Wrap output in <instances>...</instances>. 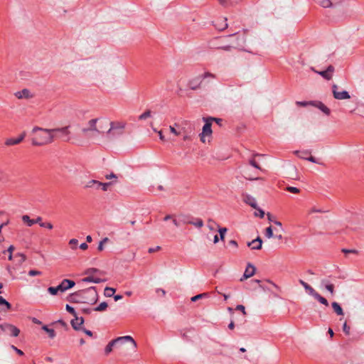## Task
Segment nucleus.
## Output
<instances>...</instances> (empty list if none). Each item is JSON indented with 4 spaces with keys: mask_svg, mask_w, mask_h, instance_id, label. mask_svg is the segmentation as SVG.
Returning a JSON list of instances; mask_svg holds the SVG:
<instances>
[{
    "mask_svg": "<svg viewBox=\"0 0 364 364\" xmlns=\"http://www.w3.org/2000/svg\"><path fill=\"white\" fill-rule=\"evenodd\" d=\"M127 122L122 120L111 121L105 117L93 118L87 121L81 129L87 138L95 139L100 136L112 141L124 133Z\"/></svg>",
    "mask_w": 364,
    "mask_h": 364,
    "instance_id": "f257e3e1",
    "label": "nucleus"
},
{
    "mask_svg": "<svg viewBox=\"0 0 364 364\" xmlns=\"http://www.w3.org/2000/svg\"><path fill=\"white\" fill-rule=\"evenodd\" d=\"M31 134L34 135L31 139V144L33 146H45L52 144L57 139V135L53 134V129L34 127L31 130Z\"/></svg>",
    "mask_w": 364,
    "mask_h": 364,
    "instance_id": "f03ea898",
    "label": "nucleus"
},
{
    "mask_svg": "<svg viewBox=\"0 0 364 364\" xmlns=\"http://www.w3.org/2000/svg\"><path fill=\"white\" fill-rule=\"evenodd\" d=\"M80 297V302L93 304L97 301L98 294L94 287L80 291L75 294Z\"/></svg>",
    "mask_w": 364,
    "mask_h": 364,
    "instance_id": "7ed1b4c3",
    "label": "nucleus"
},
{
    "mask_svg": "<svg viewBox=\"0 0 364 364\" xmlns=\"http://www.w3.org/2000/svg\"><path fill=\"white\" fill-rule=\"evenodd\" d=\"M127 341L132 343L134 348H136V343L135 342V341L133 339V338L132 336H121V337H118V338L111 341L107 345V346L105 348V354L108 355L109 353H110L112 352L114 346L121 345Z\"/></svg>",
    "mask_w": 364,
    "mask_h": 364,
    "instance_id": "20e7f679",
    "label": "nucleus"
},
{
    "mask_svg": "<svg viewBox=\"0 0 364 364\" xmlns=\"http://www.w3.org/2000/svg\"><path fill=\"white\" fill-rule=\"evenodd\" d=\"M203 120L205 122V124L203 127L202 132L200 134V137L201 141L205 143L206 141H210V138L212 135V129L211 122H209V119L203 118Z\"/></svg>",
    "mask_w": 364,
    "mask_h": 364,
    "instance_id": "39448f33",
    "label": "nucleus"
},
{
    "mask_svg": "<svg viewBox=\"0 0 364 364\" xmlns=\"http://www.w3.org/2000/svg\"><path fill=\"white\" fill-rule=\"evenodd\" d=\"M53 130V134L57 135V139H61L64 141H69L70 140L69 126L54 128Z\"/></svg>",
    "mask_w": 364,
    "mask_h": 364,
    "instance_id": "423d86ee",
    "label": "nucleus"
},
{
    "mask_svg": "<svg viewBox=\"0 0 364 364\" xmlns=\"http://www.w3.org/2000/svg\"><path fill=\"white\" fill-rule=\"evenodd\" d=\"M332 93L333 96L336 100H348L350 98V95L348 92L346 90L339 91L338 86L336 84L332 85Z\"/></svg>",
    "mask_w": 364,
    "mask_h": 364,
    "instance_id": "0eeeda50",
    "label": "nucleus"
},
{
    "mask_svg": "<svg viewBox=\"0 0 364 364\" xmlns=\"http://www.w3.org/2000/svg\"><path fill=\"white\" fill-rule=\"evenodd\" d=\"M0 328L5 333L14 337L18 336L20 333V331L17 327L6 323L1 324Z\"/></svg>",
    "mask_w": 364,
    "mask_h": 364,
    "instance_id": "6e6552de",
    "label": "nucleus"
},
{
    "mask_svg": "<svg viewBox=\"0 0 364 364\" xmlns=\"http://www.w3.org/2000/svg\"><path fill=\"white\" fill-rule=\"evenodd\" d=\"M311 70L314 73H318L319 75H321L327 80H330L332 78L333 74L335 70L334 67L332 65L328 66L326 70L323 71H317L314 68H311Z\"/></svg>",
    "mask_w": 364,
    "mask_h": 364,
    "instance_id": "1a4fd4ad",
    "label": "nucleus"
},
{
    "mask_svg": "<svg viewBox=\"0 0 364 364\" xmlns=\"http://www.w3.org/2000/svg\"><path fill=\"white\" fill-rule=\"evenodd\" d=\"M75 283L73 280H70L68 279H64L61 283L57 286V289L59 290L60 292H64L67 291L68 289H71L75 286Z\"/></svg>",
    "mask_w": 364,
    "mask_h": 364,
    "instance_id": "9d476101",
    "label": "nucleus"
},
{
    "mask_svg": "<svg viewBox=\"0 0 364 364\" xmlns=\"http://www.w3.org/2000/svg\"><path fill=\"white\" fill-rule=\"evenodd\" d=\"M255 271L256 269L253 264L250 263L247 264L245 271L240 281L243 282L244 280L252 277L255 274Z\"/></svg>",
    "mask_w": 364,
    "mask_h": 364,
    "instance_id": "9b49d317",
    "label": "nucleus"
},
{
    "mask_svg": "<svg viewBox=\"0 0 364 364\" xmlns=\"http://www.w3.org/2000/svg\"><path fill=\"white\" fill-rule=\"evenodd\" d=\"M14 95L16 98L19 100L22 99H31L33 97V94L28 89H23L20 91H17L14 93Z\"/></svg>",
    "mask_w": 364,
    "mask_h": 364,
    "instance_id": "f8f14e48",
    "label": "nucleus"
},
{
    "mask_svg": "<svg viewBox=\"0 0 364 364\" xmlns=\"http://www.w3.org/2000/svg\"><path fill=\"white\" fill-rule=\"evenodd\" d=\"M26 132H23L17 138H9L5 141L6 146H14L20 144L26 137Z\"/></svg>",
    "mask_w": 364,
    "mask_h": 364,
    "instance_id": "ddd939ff",
    "label": "nucleus"
},
{
    "mask_svg": "<svg viewBox=\"0 0 364 364\" xmlns=\"http://www.w3.org/2000/svg\"><path fill=\"white\" fill-rule=\"evenodd\" d=\"M311 105L318 108L327 116L330 115L331 114L330 109L320 101H313L311 102Z\"/></svg>",
    "mask_w": 364,
    "mask_h": 364,
    "instance_id": "4468645a",
    "label": "nucleus"
},
{
    "mask_svg": "<svg viewBox=\"0 0 364 364\" xmlns=\"http://www.w3.org/2000/svg\"><path fill=\"white\" fill-rule=\"evenodd\" d=\"M247 245L252 250H259L262 249V240L259 237H257L256 239L252 240L251 242H248Z\"/></svg>",
    "mask_w": 364,
    "mask_h": 364,
    "instance_id": "2eb2a0df",
    "label": "nucleus"
},
{
    "mask_svg": "<svg viewBox=\"0 0 364 364\" xmlns=\"http://www.w3.org/2000/svg\"><path fill=\"white\" fill-rule=\"evenodd\" d=\"M203 80L201 79V77H200V76H197L193 79H191V80H189L188 82V87L193 90H196L198 88H200V84L202 83Z\"/></svg>",
    "mask_w": 364,
    "mask_h": 364,
    "instance_id": "dca6fc26",
    "label": "nucleus"
},
{
    "mask_svg": "<svg viewBox=\"0 0 364 364\" xmlns=\"http://www.w3.org/2000/svg\"><path fill=\"white\" fill-rule=\"evenodd\" d=\"M243 201L249 205L250 206H251L252 208H257V200L255 199V198H254L253 196L249 195V194H245L243 196Z\"/></svg>",
    "mask_w": 364,
    "mask_h": 364,
    "instance_id": "f3484780",
    "label": "nucleus"
},
{
    "mask_svg": "<svg viewBox=\"0 0 364 364\" xmlns=\"http://www.w3.org/2000/svg\"><path fill=\"white\" fill-rule=\"evenodd\" d=\"M343 0H321L320 5L323 8H329L338 5Z\"/></svg>",
    "mask_w": 364,
    "mask_h": 364,
    "instance_id": "a211bd4d",
    "label": "nucleus"
},
{
    "mask_svg": "<svg viewBox=\"0 0 364 364\" xmlns=\"http://www.w3.org/2000/svg\"><path fill=\"white\" fill-rule=\"evenodd\" d=\"M321 287H324L331 295L335 294L334 285L327 279H322L321 281Z\"/></svg>",
    "mask_w": 364,
    "mask_h": 364,
    "instance_id": "6ab92c4d",
    "label": "nucleus"
},
{
    "mask_svg": "<svg viewBox=\"0 0 364 364\" xmlns=\"http://www.w3.org/2000/svg\"><path fill=\"white\" fill-rule=\"evenodd\" d=\"M87 277H85L82 279L83 282H92L95 284H99L105 281V279H102L97 276H94L92 274H87Z\"/></svg>",
    "mask_w": 364,
    "mask_h": 364,
    "instance_id": "aec40b11",
    "label": "nucleus"
},
{
    "mask_svg": "<svg viewBox=\"0 0 364 364\" xmlns=\"http://www.w3.org/2000/svg\"><path fill=\"white\" fill-rule=\"evenodd\" d=\"M75 319H73L71 321V325L74 329L81 330V326L84 323V319L82 317H77V316H75Z\"/></svg>",
    "mask_w": 364,
    "mask_h": 364,
    "instance_id": "412c9836",
    "label": "nucleus"
},
{
    "mask_svg": "<svg viewBox=\"0 0 364 364\" xmlns=\"http://www.w3.org/2000/svg\"><path fill=\"white\" fill-rule=\"evenodd\" d=\"M113 67L114 65H112L111 63L108 61H106L103 63L101 71H102L107 75L111 74L113 71Z\"/></svg>",
    "mask_w": 364,
    "mask_h": 364,
    "instance_id": "4be33fe9",
    "label": "nucleus"
},
{
    "mask_svg": "<svg viewBox=\"0 0 364 364\" xmlns=\"http://www.w3.org/2000/svg\"><path fill=\"white\" fill-rule=\"evenodd\" d=\"M181 225L191 224L192 223L191 216L186 214H180L178 215Z\"/></svg>",
    "mask_w": 364,
    "mask_h": 364,
    "instance_id": "5701e85b",
    "label": "nucleus"
},
{
    "mask_svg": "<svg viewBox=\"0 0 364 364\" xmlns=\"http://www.w3.org/2000/svg\"><path fill=\"white\" fill-rule=\"evenodd\" d=\"M215 27L220 31L225 29L228 27L227 18H224L218 21L215 23Z\"/></svg>",
    "mask_w": 364,
    "mask_h": 364,
    "instance_id": "b1692460",
    "label": "nucleus"
},
{
    "mask_svg": "<svg viewBox=\"0 0 364 364\" xmlns=\"http://www.w3.org/2000/svg\"><path fill=\"white\" fill-rule=\"evenodd\" d=\"M331 306H332L333 311H335V313L337 315L343 316L344 314L343 309L341 308V306H340V304L338 302H336V301L332 302Z\"/></svg>",
    "mask_w": 364,
    "mask_h": 364,
    "instance_id": "393cba45",
    "label": "nucleus"
},
{
    "mask_svg": "<svg viewBox=\"0 0 364 364\" xmlns=\"http://www.w3.org/2000/svg\"><path fill=\"white\" fill-rule=\"evenodd\" d=\"M85 274H92L94 276H95V275L100 276V275L105 274V272L98 269H96V268H89L85 270Z\"/></svg>",
    "mask_w": 364,
    "mask_h": 364,
    "instance_id": "a878e982",
    "label": "nucleus"
},
{
    "mask_svg": "<svg viewBox=\"0 0 364 364\" xmlns=\"http://www.w3.org/2000/svg\"><path fill=\"white\" fill-rule=\"evenodd\" d=\"M313 297L317 300L318 302H320L321 304L326 306H328L329 304H328V301H327V299L326 298H324L323 296H321L317 291L316 293V294H314L313 296Z\"/></svg>",
    "mask_w": 364,
    "mask_h": 364,
    "instance_id": "bb28decb",
    "label": "nucleus"
},
{
    "mask_svg": "<svg viewBox=\"0 0 364 364\" xmlns=\"http://www.w3.org/2000/svg\"><path fill=\"white\" fill-rule=\"evenodd\" d=\"M100 185H101V182L97 180H90L85 184V188H90L95 187L96 189H98L100 188Z\"/></svg>",
    "mask_w": 364,
    "mask_h": 364,
    "instance_id": "cd10ccee",
    "label": "nucleus"
},
{
    "mask_svg": "<svg viewBox=\"0 0 364 364\" xmlns=\"http://www.w3.org/2000/svg\"><path fill=\"white\" fill-rule=\"evenodd\" d=\"M294 154H296L299 158L306 160L307 156L310 154V152L307 150L305 151H295Z\"/></svg>",
    "mask_w": 364,
    "mask_h": 364,
    "instance_id": "c85d7f7f",
    "label": "nucleus"
},
{
    "mask_svg": "<svg viewBox=\"0 0 364 364\" xmlns=\"http://www.w3.org/2000/svg\"><path fill=\"white\" fill-rule=\"evenodd\" d=\"M15 257L18 258V264H22L26 260V256L21 252H18L15 255Z\"/></svg>",
    "mask_w": 364,
    "mask_h": 364,
    "instance_id": "c756f323",
    "label": "nucleus"
},
{
    "mask_svg": "<svg viewBox=\"0 0 364 364\" xmlns=\"http://www.w3.org/2000/svg\"><path fill=\"white\" fill-rule=\"evenodd\" d=\"M22 220L26 223L28 227H31L33 225H34V220L31 219L28 215H23Z\"/></svg>",
    "mask_w": 364,
    "mask_h": 364,
    "instance_id": "7c9ffc66",
    "label": "nucleus"
},
{
    "mask_svg": "<svg viewBox=\"0 0 364 364\" xmlns=\"http://www.w3.org/2000/svg\"><path fill=\"white\" fill-rule=\"evenodd\" d=\"M151 117V111L149 109H147L139 116V119L141 120V121L146 120V119H148Z\"/></svg>",
    "mask_w": 364,
    "mask_h": 364,
    "instance_id": "2f4dec72",
    "label": "nucleus"
},
{
    "mask_svg": "<svg viewBox=\"0 0 364 364\" xmlns=\"http://www.w3.org/2000/svg\"><path fill=\"white\" fill-rule=\"evenodd\" d=\"M42 329L48 333L50 338H53L55 336V331L53 328H49L47 326H43Z\"/></svg>",
    "mask_w": 364,
    "mask_h": 364,
    "instance_id": "473e14b6",
    "label": "nucleus"
},
{
    "mask_svg": "<svg viewBox=\"0 0 364 364\" xmlns=\"http://www.w3.org/2000/svg\"><path fill=\"white\" fill-rule=\"evenodd\" d=\"M326 210H324L323 209H321V208H316V207H312L309 210H308V214L309 215H311L313 213H326Z\"/></svg>",
    "mask_w": 364,
    "mask_h": 364,
    "instance_id": "72a5a7b5",
    "label": "nucleus"
},
{
    "mask_svg": "<svg viewBox=\"0 0 364 364\" xmlns=\"http://www.w3.org/2000/svg\"><path fill=\"white\" fill-rule=\"evenodd\" d=\"M304 288L306 290V291L311 296H313L316 293V291L313 287H311L309 284H307L306 286H305Z\"/></svg>",
    "mask_w": 364,
    "mask_h": 364,
    "instance_id": "f704fd0d",
    "label": "nucleus"
},
{
    "mask_svg": "<svg viewBox=\"0 0 364 364\" xmlns=\"http://www.w3.org/2000/svg\"><path fill=\"white\" fill-rule=\"evenodd\" d=\"M191 224L200 228L203 226V221L200 218H196L195 220H192V223Z\"/></svg>",
    "mask_w": 364,
    "mask_h": 364,
    "instance_id": "c9c22d12",
    "label": "nucleus"
},
{
    "mask_svg": "<svg viewBox=\"0 0 364 364\" xmlns=\"http://www.w3.org/2000/svg\"><path fill=\"white\" fill-rule=\"evenodd\" d=\"M107 307V304L106 302H102L100 303L96 308H95V311H105Z\"/></svg>",
    "mask_w": 364,
    "mask_h": 364,
    "instance_id": "e433bc0d",
    "label": "nucleus"
},
{
    "mask_svg": "<svg viewBox=\"0 0 364 364\" xmlns=\"http://www.w3.org/2000/svg\"><path fill=\"white\" fill-rule=\"evenodd\" d=\"M255 209L256 210V211L254 213L255 216L259 217L260 218H263L264 217L265 213L263 210L259 208L258 206L257 208Z\"/></svg>",
    "mask_w": 364,
    "mask_h": 364,
    "instance_id": "4c0bfd02",
    "label": "nucleus"
},
{
    "mask_svg": "<svg viewBox=\"0 0 364 364\" xmlns=\"http://www.w3.org/2000/svg\"><path fill=\"white\" fill-rule=\"evenodd\" d=\"M208 296V294L207 293L197 294L191 298V301H196L200 299L206 298Z\"/></svg>",
    "mask_w": 364,
    "mask_h": 364,
    "instance_id": "58836bf2",
    "label": "nucleus"
},
{
    "mask_svg": "<svg viewBox=\"0 0 364 364\" xmlns=\"http://www.w3.org/2000/svg\"><path fill=\"white\" fill-rule=\"evenodd\" d=\"M115 292V289L111 287H106L105 289V295L106 296H112Z\"/></svg>",
    "mask_w": 364,
    "mask_h": 364,
    "instance_id": "ea45409f",
    "label": "nucleus"
},
{
    "mask_svg": "<svg viewBox=\"0 0 364 364\" xmlns=\"http://www.w3.org/2000/svg\"><path fill=\"white\" fill-rule=\"evenodd\" d=\"M109 241V238L108 237H105L104 239H102L99 245H98V247H97V250L99 251H102L104 250V245L107 242Z\"/></svg>",
    "mask_w": 364,
    "mask_h": 364,
    "instance_id": "a19ab883",
    "label": "nucleus"
},
{
    "mask_svg": "<svg viewBox=\"0 0 364 364\" xmlns=\"http://www.w3.org/2000/svg\"><path fill=\"white\" fill-rule=\"evenodd\" d=\"M0 305H4L6 306V309L9 310L11 309V304L2 296H0Z\"/></svg>",
    "mask_w": 364,
    "mask_h": 364,
    "instance_id": "79ce46f5",
    "label": "nucleus"
},
{
    "mask_svg": "<svg viewBox=\"0 0 364 364\" xmlns=\"http://www.w3.org/2000/svg\"><path fill=\"white\" fill-rule=\"evenodd\" d=\"M199 76H200V77H201L202 80H205L207 77H210V78H213V79L215 77L214 74L209 73V72H205L203 74L200 75Z\"/></svg>",
    "mask_w": 364,
    "mask_h": 364,
    "instance_id": "37998d69",
    "label": "nucleus"
},
{
    "mask_svg": "<svg viewBox=\"0 0 364 364\" xmlns=\"http://www.w3.org/2000/svg\"><path fill=\"white\" fill-rule=\"evenodd\" d=\"M228 229L226 228H220L218 229V232L220 233V239L221 240H224L225 235L227 232Z\"/></svg>",
    "mask_w": 364,
    "mask_h": 364,
    "instance_id": "c03bdc74",
    "label": "nucleus"
},
{
    "mask_svg": "<svg viewBox=\"0 0 364 364\" xmlns=\"http://www.w3.org/2000/svg\"><path fill=\"white\" fill-rule=\"evenodd\" d=\"M14 245H10L9 247V248L7 249L6 252H9V257H8V259L9 260H12L13 259V251L14 250ZM6 251H4V253H5Z\"/></svg>",
    "mask_w": 364,
    "mask_h": 364,
    "instance_id": "a18cd8bd",
    "label": "nucleus"
},
{
    "mask_svg": "<svg viewBox=\"0 0 364 364\" xmlns=\"http://www.w3.org/2000/svg\"><path fill=\"white\" fill-rule=\"evenodd\" d=\"M265 236L267 238H272L273 237V231L271 226L268 227L265 230Z\"/></svg>",
    "mask_w": 364,
    "mask_h": 364,
    "instance_id": "49530a36",
    "label": "nucleus"
},
{
    "mask_svg": "<svg viewBox=\"0 0 364 364\" xmlns=\"http://www.w3.org/2000/svg\"><path fill=\"white\" fill-rule=\"evenodd\" d=\"M48 291L51 295H56L59 291L57 287H50L48 288Z\"/></svg>",
    "mask_w": 364,
    "mask_h": 364,
    "instance_id": "de8ad7c7",
    "label": "nucleus"
},
{
    "mask_svg": "<svg viewBox=\"0 0 364 364\" xmlns=\"http://www.w3.org/2000/svg\"><path fill=\"white\" fill-rule=\"evenodd\" d=\"M237 40H238V43L237 44V47H242L244 43H245V38L244 35L238 36L237 37Z\"/></svg>",
    "mask_w": 364,
    "mask_h": 364,
    "instance_id": "09e8293b",
    "label": "nucleus"
},
{
    "mask_svg": "<svg viewBox=\"0 0 364 364\" xmlns=\"http://www.w3.org/2000/svg\"><path fill=\"white\" fill-rule=\"evenodd\" d=\"M169 130L171 132V133H172L173 134H174L175 136H179L181 134V131H178L177 130L175 127L172 126V125H170L169 126Z\"/></svg>",
    "mask_w": 364,
    "mask_h": 364,
    "instance_id": "8fccbe9b",
    "label": "nucleus"
},
{
    "mask_svg": "<svg viewBox=\"0 0 364 364\" xmlns=\"http://www.w3.org/2000/svg\"><path fill=\"white\" fill-rule=\"evenodd\" d=\"M286 190L292 193H299L300 191L299 188L293 186H287Z\"/></svg>",
    "mask_w": 364,
    "mask_h": 364,
    "instance_id": "3c124183",
    "label": "nucleus"
},
{
    "mask_svg": "<svg viewBox=\"0 0 364 364\" xmlns=\"http://www.w3.org/2000/svg\"><path fill=\"white\" fill-rule=\"evenodd\" d=\"M42 272L38 270L31 269L28 272V275L31 277L41 275Z\"/></svg>",
    "mask_w": 364,
    "mask_h": 364,
    "instance_id": "603ef678",
    "label": "nucleus"
},
{
    "mask_svg": "<svg viewBox=\"0 0 364 364\" xmlns=\"http://www.w3.org/2000/svg\"><path fill=\"white\" fill-rule=\"evenodd\" d=\"M312 102L313 101H309V102H306V101H297L296 102V104L298 106L306 107V106H308V105H311V102Z\"/></svg>",
    "mask_w": 364,
    "mask_h": 364,
    "instance_id": "864d4df0",
    "label": "nucleus"
},
{
    "mask_svg": "<svg viewBox=\"0 0 364 364\" xmlns=\"http://www.w3.org/2000/svg\"><path fill=\"white\" fill-rule=\"evenodd\" d=\"M65 309H66V310H67L69 313H70L71 314H73L74 316H77V315H76V312H75V311L74 308H73V307H72L71 306H70V305L67 304V305H66V306H65Z\"/></svg>",
    "mask_w": 364,
    "mask_h": 364,
    "instance_id": "5fc2aeb1",
    "label": "nucleus"
},
{
    "mask_svg": "<svg viewBox=\"0 0 364 364\" xmlns=\"http://www.w3.org/2000/svg\"><path fill=\"white\" fill-rule=\"evenodd\" d=\"M172 222L176 227H179L181 225L179 218H178V215L174 216V218L172 220Z\"/></svg>",
    "mask_w": 364,
    "mask_h": 364,
    "instance_id": "6e6d98bb",
    "label": "nucleus"
},
{
    "mask_svg": "<svg viewBox=\"0 0 364 364\" xmlns=\"http://www.w3.org/2000/svg\"><path fill=\"white\" fill-rule=\"evenodd\" d=\"M40 226L42 228H46L49 230L53 229V226L50 223H40Z\"/></svg>",
    "mask_w": 364,
    "mask_h": 364,
    "instance_id": "4d7b16f0",
    "label": "nucleus"
},
{
    "mask_svg": "<svg viewBox=\"0 0 364 364\" xmlns=\"http://www.w3.org/2000/svg\"><path fill=\"white\" fill-rule=\"evenodd\" d=\"M78 243V241L77 239H71L70 241H69V244L71 245V248L72 249H75L76 248V245H77Z\"/></svg>",
    "mask_w": 364,
    "mask_h": 364,
    "instance_id": "13d9d810",
    "label": "nucleus"
},
{
    "mask_svg": "<svg viewBox=\"0 0 364 364\" xmlns=\"http://www.w3.org/2000/svg\"><path fill=\"white\" fill-rule=\"evenodd\" d=\"M343 331L346 335L350 334V327L347 325L346 322L343 325Z\"/></svg>",
    "mask_w": 364,
    "mask_h": 364,
    "instance_id": "bf43d9fd",
    "label": "nucleus"
},
{
    "mask_svg": "<svg viewBox=\"0 0 364 364\" xmlns=\"http://www.w3.org/2000/svg\"><path fill=\"white\" fill-rule=\"evenodd\" d=\"M111 185V183H102L101 185H100V188H102V189L104 191H106L108 188V187Z\"/></svg>",
    "mask_w": 364,
    "mask_h": 364,
    "instance_id": "052dcab7",
    "label": "nucleus"
},
{
    "mask_svg": "<svg viewBox=\"0 0 364 364\" xmlns=\"http://www.w3.org/2000/svg\"><path fill=\"white\" fill-rule=\"evenodd\" d=\"M236 310H238V311H241L242 313L245 315L246 314V311H245V308L243 305H241V304H239L236 306Z\"/></svg>",
    "mask_w": 364,
    "mask_h": 364,
    "instance_id": "680f3d73",
    "label": "nucleus"
},
{
    "mask_svg": "<svg viewBox=\"0 0 364 364\" xmlns=\"http://www.w3.org/2000/svg\"><path fill=\"white\" fill-rule=\"evenodd\" d=\"M153 131L158 133L159 134V139L161 140V141H164L165 140V137L163 135V133L161 131H158L156 129H154L153 128Z\"/></svg>",
    "mask_w": 364,
    "mask_h": 364,
    "instance_id": "e2e57ef3",
    "label": "nucleus"
},
{
    "mask_svg": "<svg viewBox=\"0 0 364 364\" xmlns=\"http://www.w3.org/2000/svg\"><path fill=\"white\" fill-rule=\"evenodd\" d=\"M250 164L253 167L261 170L260 166L256 163V161L254 159H252L250 161Z\"/></svg>",
    "mask_w": 364,
    "mask_h": 364,
    "instance_id": "0e129e2a",
    "label": "nucleus"
},
{
    "mask_svg": "<svg viewBox=\"0 0 364 364\" xmlns=\"http://www.w3.org/2000/svg\"><path fill=\"white\" fill-rule=\"evenodd\" d=\"M11 348L14 350H15V351H16V352L19 355H23V352L21 350H20V349L17 348H16V346H14V345H12V346H11Z\"/></svg>",
    "mask_w": 364,
    "mask_h": 364,
    "instance_id": "69168bd1",
    "label": "nucleus"
},
{
    "mask_svg": "<svg viewBox=\"0 0 364 364\" xmlns=\"http://www.w3.org/2000/svg\"><path fill=\"white\" fill-rule=\"evenodd\" d=\"M307 161H309L312 163H315V164H321L320 162H318L316 158L313 157V156H307V159H306Z\"/></svg>",
    "mask_w": 364,
    "mask_h": 364,
    "instance_id": "338daca9",
    "label": "nucleus"
},
{
    "mask_svg": "<svg viewBox=\"0 0 364 364\" xmlns=\"http://www.w3.org/2000/svg\"><path fill=\"white\" fill-rule=\"evenodd\" d=\"M156 293H159V294H161V295L163 296H164L166 295V291L163 289H161V288H158L156 289Z\"/></svg>",
    "mask_w": 364,
    "mask_h": 364,
    "instance_id": "774afa93",
    "label": "nucleus"
}]
</instances>
